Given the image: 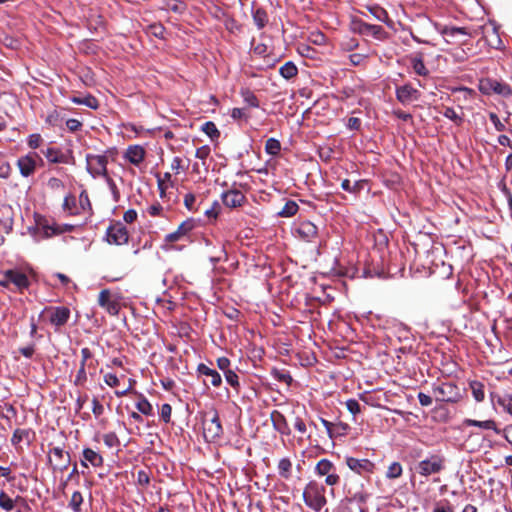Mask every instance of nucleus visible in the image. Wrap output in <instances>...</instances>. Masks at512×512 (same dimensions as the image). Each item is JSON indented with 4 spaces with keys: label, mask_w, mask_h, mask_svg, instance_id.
Listing matches in <instances>:
<instances>
[{
    "label": "nucleus",
    "mask_w": 512,
    "mask_h": 512,
    "mask_svg": "<svg viewBox=\"0 0 512 512\" xmlns=\"http://www.w3.org/2000/svg\"><path fill=\"white\" fill-rule=\"evenodd\" d=\"M450 38H464L461 42V46L450 47V55L456 62H463L473 52L472 36L466 28H455L450 26Z\"/></svg>",
    "instance_id": "obj_1"
},
{
    "label": "nucleus",
    "mask_w": 512,
    "mask_h": 512,
    "mask_svg": "<svg viewBox=\"0 0 512 512\" xmlns=\"http://www.w3.org/2000/svg\"><path fill=\"white\" fill-rule=\"evenodd\" d=\"M457 211L454 210V208L450 205V214L453 213V220L457 226L454 233L450 232V238L451 237H457L459 240H455L453 243L456 246L454 250L450 249V253L453 254H459L461 249H466V243L467 241L464 239V236L467 234V215L458 207L456 206ZM468 248L470 246L468 245Z\"/></svg>",
    "instance_id": "obj_2"
},
{
    "label": "nucleus",
    "mask_w": 512,
    "mask_h": 512,
    "mask_svg": "<svg viewBox=\"0 0 512 512\" xmlns=\"http://www.w3.org/2000/svg\"><path fill=\"white\" fill-rule=\"evenodd\" d=\"M305 504L316 512H320L326 505L325 488L316 481H310L303 491Z\"/></svg>",
    "instance_id": "obj_3"
},
{
    "label": "nucleus",
    "mask_w": 512,
    "mask_h": 512,
    "mask_svg": "<svg viewBox=\"0 0 512 512\" xmlns=\"http://www.w3.org/2000/svg\"><path fill=\"white\" fill-rule=\"evenodd\" d=\"M33 218L34 226L29 227V231L34 237L49 238L55 236L56 221L53 218L40 213H34Z\"/></svg>",
    "instance_id": "obj_4"
},
{
    "label": "nucleus",
    "mask_w": 512,
    "mask_h": 512,
    "mask_svg": "<svg viewBox=\"0 0 512 512\" xmlns=\"http://www.w3.org/2000/svg\"><path fill=\"white\" fill-rule=\"evenodd\" d=\"M204 438L209 442H214L223 433L219 415L216 411L206 413L202 421Z\"/></svg>",
    "instance_id": "obj_5"
},
{
    "label": "nucleus",
    "mask_w": 512,
    "mask_h": 512,
    "mask_svg": "<svg viewBox=\"0 0 512 512\" xmlns=\"http://www.w3.org/2000/svg\"><path fill=\"white\" fill-rule=\"evenodd\" d=\"M351 29L354 33H358L363 36H372L376 40H384L388 36V33L382 26L366 23L362 19L356 17L351 21Z\"/></svg>",
    "instance_id": "obj_6"
},
{
    "label": "nucleus",
    "mask_w": 512,
    "mask_h": 512,
    "mask_svg": "<svg viewBox=\"0 0 512 512\" xmlns=\"http://www.w3.org/2000/svg\"><path fill=\"white\" fill-rule=\"evenodd\" d=\"M479 90L486 95H490L492 93L503 97H509L512 95V88L510 85L492 78L480 80Z\"/></svg>",
    "instance_id": "obj_7"
},
{
    "label": "nucleus",
    "mask_w": 512,
    "mask_h": 512,
    "mask_svg": "<svg viewBox=\"0 0 512 512\" xmlns=\"http://www.w3.org/2000/svg\"><path fill=\"white\" fill-rule=\"evenodd\" d=\"M86 164V169L92 177L96 178L102 176L107 178L109 176L107 170L108 159L106 155L87 154Z\"/></svg>",
    "instance_id": "obj_8"
},
{
    "label": "nucleus",
    "mask_w": 512,
    "mask_h": 512,
    "mask_svg": "<svg viewBox=\"0 0 512 512\" xmlns=\"http://www.w3.org/2000/svg\"><path fill=\"white\" fill-rule=\"evenodd\" d=\"M315 472L318 476H325V483L328 486L337 485L340 477L336 472V467L328 459H321L315 466Z\"/></svg>",
    "instance_id": "obj_9"
},
{
    "label": "nucleus",
    "mask_w": 512,
    "mask_h": 512,
    "mask_svg": "<svg viewBox=\"0 0 512 512\" xmlns=\"http://www.w3.org/2000/svg\"><path fill=\"white\" fill-rule=\"evenodd\" d=\"M129 233L121 222H114L109 225L106 231V240L109 244L122 245L128 242Z\"/></svg>",
    "instance_id": "obj_10"
},
{
    "label": "nucleus",
    "mask_w": 512,
    "mask_h": 512,
    "mask_svg": "<svg viewBox=\"0 0 512 512\" xmlns=\"http://www.w3.org/2000/svg\"><path fill=\"white\" fill-rule=\"evenodd\" d=\"M41 152L50 164H72L74 162L71 151L64 153L60 148L48 147Z\"/></svg>",
    "instance_id": "obj_11"
},
{
    "label": "nucleus",
    "mask_w": 512,
    "mask_h": 512,
    "mask_svg": "<svg viewBox=\"0 0 512 512\" xmlns=\"http://www.w3.org/2000/svg\"><path fill=\"white\" fill-rule=\"evenodd\" d=\"M70 454L61 447H53L49 450V461L53 464V469L64 471L70 464Z\"/></svg>",
    "instance_id": "obj_12"
},
{
    "label": "nucleus",
    "mask_w": 512,
    "mask_h": 512,
    "mask_svg": "<svg viewBox=\"0 0 512 512\" xmlns=\"http://www.w3.org/2000/svg\"><path fill=\"white\" fill-rule=\"evenodd\" d=\"M98 304L112 316L117 315L120 311V304L116 299L112 297L111 291L109 289H103L100 291L98 296Z\"/></svg>",
    "instance_id": "obj_13"
},
{
    "label": "nucleus",
    "mask_w": 512,
    "mask_h": 512,
    "mask_svg": "<svg viewBox=\"0 0 512 512\" xmlns=\"http://www.w3.org/2000/svg\"><path fill=\"white\" fill-rule=\"evenodd\" d=\"M345 461L349 469L359 475L371 474L375 469V464L369 459L346 457Z\"/></svg>",
    "instance_id": "obj_14"
},
{
    "label": "nucleus",
    "mask_w": 512,
    "mask_h": 512,
    "mask_svg": "<svg viewBox=\"0 0 512 512\" xmlns=\"http://www.w3.org/2000/svg\"><path fill=\"white\" fill-rule=\"evenodd\" d=\"M445 461L444 459L439 458L438 456H431L428 459L421 461L418 464V472L421 475L428 476L433 473L439 472L444 468Z\"/></svg>",
    "instance_id": "obj_15"
},
{
    "label": "nucleus",
    "mask_w": 512,
    "mask_h": 512,
    "mask_svg": "<svg viewBox=\"0 0 512 512\" xmlns=\"http://www.w3.org/2000/svg\"><path fill=\"white\" fill-rule=\"evenodd\" d=\"M420 97V92L411 84H404L396 87V98L403 105H409L417 101Z\"/></svg>",
    "instance_id": "obj_16"
},
{
    "label": "nucleus",
    "mask_w": 512,
    "mask_h": 512,
    "mask_svg": "<svg viewBox=\"0 0 512 512\" xmlns=\"http://www.w3.org/2000/svg\"><path fill=\"white\" fill-rule=\"evenodd\" d=\"M432 263L430 258H414L410 264V270L417 278L427 277L434 273L431 267Z\"/></svg>",
    "instance_id": "obj_17"
},
{
    "label": "nucleus",
    "mask_w": 512,
    "mask_h": 512,
    "mask_svg": "<svg viewBox=\"0 0 512 512\" xmlns=\"http://www.w3.org/2000/svg\"><path fill=\"white\" fill-rule=\"evenodd\" d=\"M33 157V152L30 151L26 155L19 157L17 160V167L20 175L24 178L33 176L36 171L35 160Z\"/></svg>",
    "instance_id": "obj_18"
},
{
    "label": "nucleus",
    "mask_w": 512,
    "mask_h": 512,
    "mask_svg": "<svg viewBox=\"0 0 512 512\" xmlns=\"http://www.w3.org/2000/svg\"><path fill=\"white\" fill-rule=\"evenodd\" d=\"M45 311L50 313V322L57 327L66 324L70 317V310L64 306L46 308Z\"/></svg>",
    "instance_id": "obj_19"
},
{
    "label": "nucleus",
    "mask_w": 512,
    "mask_h": 512,
    "mask_svg": "<svg viewBox=\"0 0 512 512\" xmlns=\"http://www.w3.org/2000/svg\"><path fill=\"white\" fill-rule=\"evenodd\" d=\"M222 202L229 208H237L243 205L246 200L245 195L237 189H231L223 192L221 195Z\"/></svg>",
    "instance_id": "obj_20"
},
{
    "label": "nucleus",
    "mask_w": 512,
    "mask_h": 512,
    "mask_svg": "<svg viewBox=\"0 0 512 512\" xmlns=\"http://www.w3.org/2000/svg\"><path fill=\"white\" fill-rule=\"evenodd\" d=\"M295 233L304 241H311L317 236V226L309 220H304L298 223L295 228Z\"/></svg>",
    "instance_id": "obj_21"
},
{
    "label": "nucleus",
    "mask_w": 512,
    "mask_h": 512,
    "mask_svg": "<svg viewBox=\"0 0 512 512\" xmlns=\"http://www.w3.org/2000/svg\"><path fill=\"white\" fill-rule=\"evenodd\" d=\"M92 357H93V354L89 348L85 347V348L81 349L80 367L78 369V372H77L75 380H74V384L76 386L83 387L85 385V383L87 381V374H86L85 367H86L87 361L89 359H91Z\"/></svg>",
    "instance_id": "obj_22"
},
{
    "label": "nucleus",
    "mask_w": 512,
    "mask_h": 512,
    "mask_svg": "<svg viewBox=\"0 0 512 512\" xmlns=\"http://www.w3.org/2000/svg\"><path fill=\"white\" fill-rule=\"evenodd\" d=\"M196 226V222L193 218H189L183 221L177 228L176 231L169 233L165 236V241L172 243L178 241L183 236L187 235Z\"/></svg>",
    "instance_id": "obj_23"
},
{
    "label": "nucleus",
    "mask_w": 512,
    "mask_h": 512,
    "mask_svg": "<svg viewBox=\"0 0 512 512\" xmlns=\"http://www.w3.org/2000/svg\"><path fill=\"white\" fill-rule=\"evenodd\" d=\"M34 438L35 432L32 429L18 428L13 432L11 437V444L16 448H19L22 443H25L27 446H29L33 442Z\"/></svg>",
    "instance_id": "obj_24"
},
{
    "label": "nucleus",
    "mask_w": 512,
    "mask_h": 512,
    "mask_svg": "<svg viewBox=\"0 0 512 512\" xmlns=\"http://www.w3.org/2000/svg\"><path fill=\"white\" fill-rule=\"evenodd\" d=\"M490 399L493 405L498 404L504 412L512 416V393H490Z\"/></svg>",
    "instance_id": "obj_25"
},
{
    "label": "nucleus",
    "mask_w": 512,
    "mask_h": 512,
    "mask_svg": "<svg viewBox=\"0 0 512 512\" xmlns=\"http://www.w3.org/2000/svg\"><path fill=\"white\" fill-rule=\"evenodd\" d=\"M7 282L13 283L19 289H25L29 286V280L26 274L18 270H7L5 272Z\"/></svg>",
    "instance_id": "obj_26"
},
{
    "label": "nucleus",
    "mask_w": 512,
    "mask_h": 512,
    "mask_svg": "<svg viewBox=\"0 0 512 512\" xmlns=\"http://www.w3.org/2000/svg\"><path fill=\"white\" fill-rule=\"evenodd\" d=\"M125 158L131 164L138 166L145 158V149L140 145H130L126 150Z\"/></svg>",
    "instance_id": "obj_27"
},
{
    "label": "nucleus",
    "mask_w": 512,
    "mask_h": 512,
    "mask_svg": "<svg viewBox=\"0 0 512 512\" xmlns=\"http://www.w3.org/2000/svg\"><path fill=\"white\" fill-rule=\"evenodd\" d=\"M82 456L81 465L84 467H87L88 463L93 467H101L103 465V457L93 449L85 448L82 452Z\"/></svg>",
    "instance_id": "obj_28"
},
{
    "label": "nucleus",
    "mask_w": 512,
    "mask_h": 512,
    "mask_svg": "<svg viewBox=\"0 0 512 512\" xmlns=\"http://www.w3.org/2000/svg\"><path fill=\"white\" fill-rule=\"evenodd\" d=\"M197 372L199 375L207 377L211 385L214 387H219L222 383L221 375L215 369H212L203 363L198 365Z\"/></svg>",
    "instance_id": "obj_29"
},
{
    "label": "nucleus",
    "mask_w": 512,
    "mask_h": 512,
    "mask_svg": "<svg viewBox=\"0 0 512 512\" xmlns=\"http://www.w3.org/2000/svg\"><path fill=\"white\" fill-rule=\"evenodd\" d=\"M271 420L273 423L274 428L280 432L283 435H289L290 434V428L287 424V421L280 412L274 411L271 414Z\"/></svg>",
    "instance_id": "obj_30"
},
{
    "label": "nucleus",
    "mask_w": 512,
    "mask_h": 512,
    "mask_svg": "<svg viewBox=\"0 0 512 512\" xmlns=\"http://www.w3.org/2000/svg\"><path fill=\"white\" fill-rule=\"evenodd\" d=\"M252 17L258 29H263L268 23V14L261 7L252 8Z\"/></svg>",
    "instance_id": "obj_31"
},
{
    "label": "nucleus",
    "mask_w": 512,
    "mask_h": 512,
    "mask_svg": "<svg viewBox=\"0 0 512 512\" xmlns=\"http://www.w3.org/2000/svg\"><path fill=\"white\" fill-rule=\"evenodd\" d=\"M366 184H367V181L364 179L358 180V181L354 182L353 184H351L349 179H344L341 182V188L346 192L357 195L361 192V190L365 187Z\"/></svg>",
    "instance_id": "obj_32"
},
{
    "label": "nucleus",
    "mask_w": 512,
    "mask_h": 512,
    "mask_svg": "<svg viewBox=\"0 0 512 512\" xmlns=\"http://www.w3.org/2000/svg\"><path fill=\"white\" fill-rule=\"evenodd\" d=\"M71 102L74 104H78V105H85L88 108H91L94 110L98 109V107H99L98 99L91 94H88L85 97L74 96L71 98Z\"/></svg>",
    "instance_id": "obj_33"
},
{
    "label": "nucleus",
    "mask_w": 512,
    "mask_h": 512,
    "mask_svg": "<svg viewBox=\"0 0 512 512\" xmlns=\"http://www.w3.org/2000/svg\"><path fill=\"white\" fill-rule=\"evenodd\" d=\"M240 95L243 98L244 103L251 108H258L260 105L259 99L253 91L249 88H241Z\"/></svg>",
    "instance_id": "obj_34"
},
{
    "label": "nucleus",
    "mask_w": 512,
    "mask_h": 512,
    "mask_svg": "<svg viewBox=\"0 0 512 512\" xmlns=\"http://www.w3.org/2000/svg\"><path fill=\"white\" fill-rule=\"evenodd\" d=\"M62 207L63 210L67 211L70 215H80L77 199L73 194L65 196Z\"/></svg>",
    "instance_id": "obj_35"
},
{
    "label": "nucleus",
    "mask_w": 512,
    "mask_h": 512,
    "mask_svg": "<svg viewBox=\"0 0 512 512\" xmlns=\"http://www.w3.org/2000/svg\"><path fill=\"white\" fill-rule=\"evenodd\" d=\"M465 423L468 426H476L485 430H493L495 433L499 434L501 431L497 428L496 422L494 420H485V421H477L472 419L465 420Z\"/></svg>",
    "instance_id": "obj_36"
},
{
    "label": "nucleus",
    "mask_w": 512,
    "mask_h": 512,
    "mask_svg": "<svg viewBox=\"0 0 512 512\" xmlns=\"http://www.w3.org/2000/svg\"><path fill=\"white\" fill-rule=\"evenodd\" d=\"M128 273L127 267H121L118 269H108L104 274L103 278L108 282H115L123 279Z\"/></svg>",
    "instance_id": "obj_37"
},
{
    "label": "nucleus",
    "mask_w": 512,
    "mask_h": 512,
    "mask_svg": "<svg viewBox=\"0 0 512 512\" xmlns=\"http://www.w3.org/2000/svg\"><path fill=\"white\" fill-rule=\"evenodd\" d=\"M367 8H368V11L370 12V14L377 20H379L383 23H388L390 21L389 15L383 7H381L377 4H374V5L368 6Z\"/></svg>",
    "instance_id": "obj_38"
},
{
    "label": "nucleus",
    "mask_w": 512,
    "mask_h": 512,
    "mask_svg": "<svg viewBox=\"0 0 512 512\" xmlns=\"http://www.w3.org/2000/svg\"><path fill=\"white\" fill-rule=\"evenodd\" d=\"M299 209L298 204L293 200H288L284 207L277 213L279 217L289 218L294 216Z\"/></svg>",
    "instance_id": "obj_39"
},
{
    "label": "nucleus",
    "mask_w": 512,
    "mask_h": 512,
    "mask_svg": "<svg viewBox=\"0 0 512 512\" xmlns=\"http://www.w3.org/2000/svg\"><path fill=\"white\" fill-rule=\"evenodd\" d=\"M279 73L284 79L289 80L297 75L298 68L294 62L288 61L279 69Z\"/></svg>",
    "instance_id": "obj_40"
},
{
    "label": "nucleus",
    "mask_w": 512,
    "mask_h": 512,
    "mask_svg": "<svg viewBox=\"0 0 512 512\" xmlns=\"http://www.w3.org/2000/svg\"><path fill=\"white\" fill-rule=\"evenodd\" d=\"M79 214L92 211V205L89 199V195L85 189L80 192L78 199Z\"/></svg>",
    "instance_id": "obj_41"
},
{
    "label": "nucleus",
    "mask_w": 512,
    "mask_h": 512,
    "mask_svg": "<svg viewBox=\"0 0 512 512\" xmlns=\"http://www.w3.org/2000/svg\"><path fill=\"white\" fill-rule=\"evenodd\" d=\"M201 131H203L212 141L217 140L220 137V131L212 121L205 122L201 126Z\"/></svg>",
    "instance_id": "obj_42"
},
{
    "label": "nucleus",
    "mask_w": 512,
    "mask_h": 512,
    "mask_svg": "<svg viewBox=\"0 0 512 512\" xmlns=\"http://www.w3.org/2000/svg\"><path fill=\"white\" fill-rule=\"evenodd\" d=\"M470 389L474 399L477 402H482L485 398L484 384L479 381H473L470 383Z\"/></svg>",
    "instance_id": "obj_43"
},
{
    "label": "nucleus",
    "mask_w": 512,
    "mask_h": 512,
    "mask_svg": "<svg viewBox=\"0 0 512 512\" xmlns=\"http://www.w3.org/2000/svg\"><path fill=\"white\" fill-rule=\"evenodd\" d=\"M281 151V143L276 138H269L265 143V152L271 156H276Z\"/></svg>",
    "instance_id": "obj_44"
},
{
    "label": "nucleus",
    "mask_w": 512,
    "mask_h": 512,
    "mask_svg": "<svg viewBox=\"0 0 512 512\" xmlns=\"http://www.w3.org/2000/svg\"><path fill=\"white\" fill-rule=\"evenodd\" d=\"M0 416L6 419L9 422V426H11L10 422L17 416V411L11 404L4 403L0 406Z\"/></svg>",
    "instance_id": "obj_45"
},
{
    "label": "nucleus",
    "mask_w": 512,
    "mask_h": 512,
    "mask_svg": "<svg viewBox=\"0 0 512 512\" xmlns=\"http://www.w3.org/2000/svg\"><path fill=\"white\" fill-rule=\"evenodd\" d=\"M292 462L289 458H282L278 463V471L281 477L288 479L291 476Z\"/></svg>",
    "instance_id": "obj_46"
},
{
    "label": "nucleus",
    "mask_w": 512,
    "mask_h": 512,
    "mask_svg": "<svg viewBox=\"0 0 512 512\" xmlns=\"http://www.w3.org/2000/svg\"><path fill=\"white\" fill-rule=\"evenodd\" d=\"M136 408L137 410L144 414V415H151L152 412H153V408H152V405L150 404V402L145 398L143 397L142 395L139 396V400L137 401L136 403Z\"/></svg>",
    "instance_id": "obj_47"
},
{
    "label": "nucleus",
    "mask_w": 512,
    "mask_h": 512,
    "mask_svg": "<svg viewBox=\"0 0 512 512\" xmlns=\"http://www.w3.org/2000/svg\"><path fill=\"white\" fill-rule=\"evenodd\" d=\"M402 465L399 462H392L386 472V478L397 479L402 475Z\"/></svg>",
    "instance_id": "obj_48"
},
{
    "label": "nucleus",
    "mask_w": 512,
    "mask_h": 512,
    "mask_svg": "<svg viewBox=\"0 0 512 512\" xmlns=\"http://www.w3.org/2000/svg\"><path fill=\"white\" fill-rule=\"evenodd\" d=\"M147 34L152 35L156 38L163 39L165 33V27L160 23H153L147 27Z\"/></svg>",
    "instance_id": "obj_49"
},
{
    "label": "nucleus",
    "mask_w": 512,
    "mask_h": 512,
    "mask_svg": "<svg viewBox=\"0 0 512 512\" xmlns=\"http://www.w3.org/2000/svg\"><path fill=\"white\" fill-rule=\"evenodd\" d=\"M0 507L5 511L10 512L15 507V500H13L4 491H1L0 492Z\"/></svg>",
    "instance_id": "obj_50"
},
{
    "label": "nucleus",
    "mask_w": 512,
    "mask_h": 512,
    "mask_svg": "<svg viewBox=\"0 0 512 512\" xmlns=\"http://www.w3.org/2000/svg\"><path fill=\"white\" fill-rule=\"evenodd\" d=\"M412 68L417 75L425 76L428 73V70L421 58H413L412 59Z\"/></svg>",
    "instance_id": "obj_51"
},
{
    "label": "nucleus",
    "mask_w": 512,
    "mask_h": 512,
    "mask_svg": "<svg viewBox=\"0 0 512 512\" xmlns=\"http://www.w3.org/2000/svg\"><path fill=\"white\" fill-rule=\"evenodd\" d=\"M43 138L39 133L30 134L27 137V145L29 148L35 150L39 148L43 143Z\"/></svg>",
    "instance_id": "obj_52"
},
{
    "label": "nucleus",
    "mask_w": 512,
    "mask_h": 512,
    "mask_svg": "<svg viewBox=\"0 0 512 512\" xmlns=\"http://www.w3.org/2000/svg\"><path fill=\"white\" fill-rule=\"evenodd\" d=\"M83 503V497L82 494L78 491H75L72 494V497L69 502V506L73 509L75 512H80V507Z\"/></svg>",
    "instance_id": "obj_53"
},
{
    "label": "nucleus",
    "mask_w": 512,
    "mask_h": 512,
    "mask_svg": "<svg viewBox=\"0 0 512 512\" xmlns=\"http://www.w3.org/2000/svg\"><path fill=\"white\" fill-rule=\"evenodd\" d=\"M103 442L109 448H113V447H116L119 445V439H118L117 435L113 432L104 434Z\"/></svg>",
    "instance_id": "obj_54"
},
{
    "label": "nucleus",
    "mask_w": 512,
    "mask_h": 512,
    "mask_svg": "<svg viewBox=\"0 0 512 512\" xmlns=\"http://www.w3.org/2000/svg\"><path fill=\"white\" fill-rule=\"evenodd\" d=\"M224 376L227 383L230 384L233 388L237 389L239 387V378L234 371H226V373H224Z\"/></svg>",
    "instance_id": "obj_55"
},
{
    "label": "nucleus",
    "mask_w": 512,
    "mask_h": 512,
    "mask_svg": "<svg viewBox=\"0 0 512 512\" xmlns=\"http://www.w3.org/2000/svg\"><path fill=\"white\" fill-rule=\"evenodd\" d=\"M172 407L170 404H163L160 409V417L165 423H169L171 419Z\"/></svg>",
    "instance_id": "obj_56"
},
{
    "label": "nucleus",
    "mask_w": 512,
    "mask_h": 512,
    "mask_svg": "<svg viewBox=\"0 0 512 512\" xmlns=\"http://www.w3.org/2000/svg\"><path fill=\"white\" fill-rule=\"evenodd\" d=\"M47 186L53 191L62 190L65 187L63 181L57 177L49 178Z\"/></svg>",
    "instance_id": "obj_57"
},
{
    "label": "nucleus",
    "mask_w": 512,
    "mask_h": 512,
    "mask_svg": "<svg viewBox=\"0 0 512 512\" xmlns=\"http://www.w3.org/2000/svg\"><path fill=\"white\" fill-rule=\"evenodd\" d=\"M346 408L348 409V411L353 414V415H356L358 413H360L361 409H360V404L357 400L355 399H349L346 401Z\"/></svg>",
    "instance_id": "obj_58"
},
{
    "label": "nucleus",
    "mask_w": 512,
    "mask_h": 512,
    "mask_svg": "<svg viewBox=\"0 0 512 512\" xmlns=\"http://www.w3.org/2000/svg\"><path fill=\"white\" fill-rule=\"evenodd\" d=\"M10 173L11 166L9 162L0 158V177L6 179L10 176Z\"/></svg>",
    "instance_id": "obj_59"
},
{
    "label": "nucleus",
    "mask_w": 512,
    "mask_h": 512,
    "mask_svg": "<svg viewBox=\"0 0 512 512\" xmlns=\"http://www.w3.org/2000/svg\"><path fill=\"white\" fill-rule=\"evenodd\" d=\"M106 181H107V183H108V185H109V188H110V190H111V192H112V195H113V199H114V201H115V202H118V201H119V199H120V192H119V190H118V188H117L116 183H115V182L113 181V179H112L111 177H109V176L106 178Z\"/></svg>",
    "instance_id": "obj_60"
},
{
    "label": "nucleus",
    "mask_w": 512,
    "mask_h": 512,
    "mask_svg": "<svg viewBox=\"0 0 512 512\" xmlns=\"http://www.w3.org/2000/svg\"><path fill=\"white\" fill-rule=\"evenodd\" d=\"M67 129L70 132H76L82 128V123L75 118H70L66 121Z\"/></svg>",
    "instance_id": "obj_61"
},
{
    "label": "nucleus",
    "mask_w": 512,
    "mask_h": 512,
    "mask_svg": "<svg viewBox=\"0 0 512 512\" xmlns=\"http://www.w3.org/2000/svg\"><path fill=\"white\" fill-rule=\"evenodd\" d=\"M230 116L235 121L241 120L243 118L246 120L248 119V116L246 115L243 108H233L230 111Z\"/></svg>",
    "instance_id": "obj_62"
},
{
    "label": "nucleus",
    "mask_w": 512,
    "mask_h": 512,
    "mask_svg": "<svg viewBox=\"0 0 512 512\" xmlns=\"http://www.w3.org/2000/svg\"><path fill=\"white\" fill-rule=\"evenodd\" d=\"M489 119L497 131L502 132L506 129L505 125L500 121L499 117L495 113L491 112L489 114Z\"/></svg>",
    "instance_id": "obj_63"
},
{
    "label": "nucleus",
    "mask_w": 512,
    "mask_h": 512,
    "mask_svg": "<svg viewBox=\"0 0 512 512\" xmlns=\"http://www.w3.org/2000/svg\"><path fill=\"white\" fill-rule=\"evenodd\" d=\"M346 126L349 130L358 131L361 128V120L357 117H350Z\"/></svg>",
    "instance_id": "obj_64"
}]
</instances>
